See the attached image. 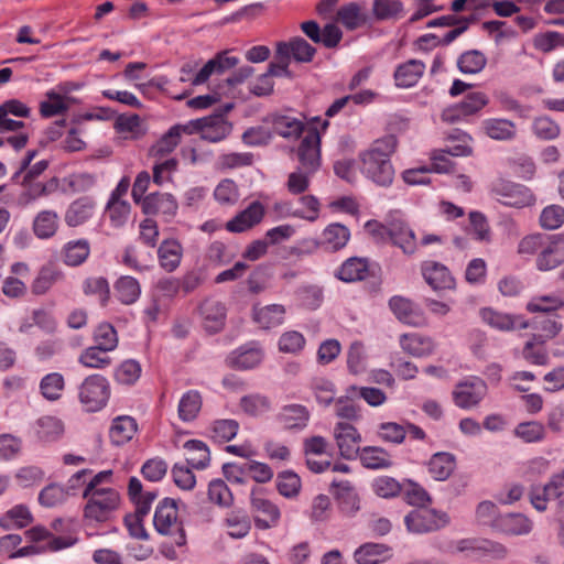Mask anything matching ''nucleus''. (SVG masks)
I'll return each instance as SVG.
<instances>
[{"instance_id": "obj_1", "label": "nucleus", "mask_w": 564, "mask_h": 564, "mask_svg": "<svg viewBox=\"0 0 564 564\" xmlns=\"http://www.w3.org/2000/svg\"><path fill=\"white\" fill-rule=\"evenodd\" d=\"M397 138L388 134L376 140L371 147L360 154L362 172L380 186H389L394 177V169L390 156L397 149Z\"/></svg>"}, {"instance_id": "obj_11", "label": "nucleus", "mask_w": 564, "mask_h": 564, "mask_svg": "<svg viewBox=\"0 0 564 564\" xmlns=\"http://www.w3.org/2000/svg\"><path fill=\"white\" fill-rule=\"evenodd\" d=\"M487 391L486 383L478 378L460 382L456 386L453 397L457 406L468 409L477 405Z\"/></svg>"}, {"instance_id": "obj_17", "label": "nucleus", "mask_w": 564, "mask_h": 564, "mask_svg": "<svg viewBox=\"0 0 564 564\" xmlns=\"http://www.w3.org/2000/svg\"><path fill=\"white\" fill-rule=\"evenodd\" d=\"M390 241L405 254L411 256L416 251L415 234L402 219H390Z\"/></svg>"}, {"instance_id": "obj_15", "label": "nucleus", "mask_w": 564, "mask_h": 564, "mask_svg": "<svg viewBox=\"0 0 564 564\" xmlns=\"http://www.w3.org/2000/svg\"><path fill=\"white\" fill-rule=\"evenodd\" d=\"M310 417V411L302 404H286L275 415L276 422L284 430L294 432L304 430L308 424Z\"/></svg>"}, {"instance_id": "obj_42", "label": "nucleus", "mask_w": 564, "mask_h": 564, "mask_svg": "<svg viewBox=\"0 0 564 564\" xmlns=\"http://www.w3.org/2000/svg\"><path fill=\"white\" fill-rule=\"evenodd\" d=\"M115 290L119 301L126 305L134 303L141 293L138 280L128 275L121 276L116 282Z\"/></svg>"}, {"instance_id": "obj_63", "label": "nucleus", "mask_w": 564, "mask_h": 564, "mask_svg": "<svg viewBox=\"0 0 564 564\" xmlns=\"http://www.w3.org/2000/svg\"><path fill=\"white\" fill-rule=\"evenodd\" d=\"M372 489L381 498H392L402 491V486L392 477L381 476L375 479Z\"/></svg>"}, {"instance_id": "obj_12", "label": "nucleus", "mask_w": 564, "mask_h": 564, "mask_svg": "<svg viewBox=\"0 0 564 564\" xmlns=\"http://www.w3.org/2000/svg\"><path fill=\"white\" fill-rule=\"evenodd\" d=\"M488 102V98L484 93L476 91L468 94L465 99L455 105L454 107L447 108L442 112L443 121L454 123L460 120L464 116L474 115L485 107Z\"/></svg>"}, {"instance_id": "obj_36", "label": "nucleus", "mask_w": 564, "mask_h": 564, "mask_svg": "<svg viewBox=\"0 0 564 564\" xmlns=\"http://www.w3.org/2000/svg\"><path fill=\"white\" fill-rule=\"evenodd\" d=\"M285 308L281 304H271L261 308H254V321L264 329L281 325L284 321Z\"/></svg>"}, {"instance_id": "obj_9", "label": "nucleus", "mask_w": 564, "mask_h": 564, "mask_svg": "<svg viewBox=\"0 0 564 564\" xmlns=\"http://www.w3.org/2000/svg\"><path fill=\"white\" fill-rule=\"evenodd\" d=\"M564 489V470L551 477L547 484L535 485L530 489V501L538 511L546 510V502L551 499H561Z\"/></svg>"}, {"instance_id": "obj_43", "label": "nucleus", "mask_w": 564, "mask_h": 564, "mask_svg": "<svg viewBox=\"0 0 564 564\" xmlns=\"http://www.w3.org/2000/svg\"><path fill=\"white\" fill-rule=\"evenodd\" d=\"M202 409V397L198 391H187L180 400L178 416L184 422L193 421Z\"/></svg>"}, {"instance_id": "obj_56", "label": "nucleus", "mask_w": 564, "mask_h": 564, "mask_svg": "<svg viewBox=\"0 0 564 564\" xmlns=\"http://www.w3.org/2000/svg\"><path fill=\"white\" fill-rule=\"evenodd\" d=\"M276 488L286 498L295 497L301 489V479L291 470L282 471L278 475Z\"/></svg>"}, {"instance_id": "obj_14", "label": "nucleus", "mask_w": 564, "mask_h": 564, "mask_svg": "<svg viewBox=\"0 0 564 564\" xmlns=\"http://www.w3.org/2000/svg\"><path fill=\"white\" fill-rule=\"evenodd\" d=\"M141 207L147 215H163L170 219L176 215L178 205L172 194L155 192L142 199Z\"/></svg>"}, {"instance_id": "obj_38", "label": "nucleus", "mask_w": 564, "mask_h": 564, "mask_svg": "<svg viewBox=\"0 0 564 564\" xmlns=\"http://www.w3.org/2000/svg\"><path fill=\"white\" fill-rule=\"evenodd\" d=\"M90 253L88 240L78 239L68 241L63 249L64 262L70 267L80 265Z\"/></svg>"}, {"instance_id": "obj_35", "label": "nucleus", "mask_w": 564, "mask_h": 564, "mask_svg": "<svg viewBox=\"0 0 564 564\" xmlns=\"http://www.w3.org/2000/svg\"><path fill=\"white\" fill-rule=\"evenodd\" d=\"M137 432V422L131 416H118L112 421L109 431L111 442L116 445H122L129 442Z\"/></svg>"}, {"instance_id": "obj_5", "label": "nucleus", "mask_w": 564, "mask_h": 564, "mask_svg": "<svg viewBox=\"0 0 564 564\" xmlns=\"http://www.w3.org/2000/svg\"><path fill=\"white\" fill-rule=\"evenodd\" d=\"M110 388L107 379L100 375L87 377L79 386V401L85 411L97 412L108 402Z\"/></svg>"}, {"instance_id": "obj_60", "label": "nucleus", "mask_w": 564, "mask_h": 564, "mask_svg": "<svg viewBox=\"0 0 564 564\" xmlns=\"http://www.w3.org/2000/svg\"><path fill=\"white\" fill-rule=\"evenodd\" d=\"M46 96L48 99L40 104V112L44 118L61 115L68 109V106L59 94L50 90L46 93Z\"/></svg>"}, {"instance_id": "obj_50", "label": "nucleus", "mask_w": 564, "mask_h": 564, "mask_svg": "<svg viewBox=\"0 0 564 564\" xmlns=\"http://www.w3.org/2000/svg\"><path fill=\"white\" fill-rule=\"evenodd\" d=\"M32 521V516L25 506L19 505L10 509L0 518V525L10 530L14 527L23 528Z\"/></svg>"}, {"instance_id": "obj_61", "label": "nucleus", "mask_w": 564, "mask_h": 564, "mask_svg": "<svg viewBox=\"0 0 564 564\" xmlns=\"http://www.w3.org/2000/svg\"><path fill=\"white\" fill-rule=\"evenodd\" d=\"M514 433L524 442L533 443L544 438L545 429L541 423L536 421H531L518 424V426L514 430Z\"/></svg>"}, {"instance_id": "obj_45", "label": "nucleus", "mask_w": 564, "mask_h": 564, "mask_svg": "<svg viewBox=\"0 0 564 564\" xmlns=\"http://www.w3.org/2000/svg\"><path fill=\"white\" fill-rule=\"evenodd\" d=\"M484 128L487 135L496 140H511L516 135V124L507 119H488Z\"/></svg>"}, {"instance_id": "obj_32", "label": "nucleus", "mask_w": 564, "mask_h": 564, "mask_svg": "<svg viewBox=\"0 0 564 564\" xmlns=\"http://www.w3.org/2000/svg\"><path fill=\"white\" fill-rule=\"evenodd\" d=\"M364 467L369 469H382L392 466L390 454L378 446H366L358 454Z\"/></svg>"}, {"instance_id": "obj_7", "label": "nucleus", "mask_w": 564, "mask_h": 564, "mask_svg": "<svg viewBox=\"0 0 564 564\" xmlns=\"http://www.w3.org/2000/svg\"><path fill=\"white\" fill-rule=\"evenodd\" d=\"M404 522L409 531L414 533H425L436 531L448 523L446 513H440L434 509L425 507L411 511Z\"/></svg>"}, {"instance_id": "obj_25", "label": "nucleus", "mask_w": 564, "mask_h": 564, "mask_svg": "<svg viewBox=\"0 0 564 564\" xmlns=\"http://www.w3.org/2000/svg\"><path fill=\"white\" fill-rule=\"evenodd\" d=\"M425 64L419 59H410L399 65L394 72L397 86L409 88L414 86L422 77Z\"/></svg>"}, {"instance_id": "obj_6", "label": "nucleus", "mask_w": 564, "mask_h": 564, "mask_svg": "<svg viewBox=\"0 0 564 564\" xmlns=\"http://www.w3.org/2000/svg\"><path fill=\"white\" fill-rule=\"evenodd\" d=\"M492 192L497 199L506 206L522 208L534 203V196L527 186L510 181H498L494 185Z\"/></svg>"}, {"instance_id": "obj_2", "label": "nucleus", "mask_w": 564, "mask_h": 564, "mask_svg": "<svg viewBox=\"0 0 564 564\" xmlns=\"http://www.w3.org/2000/svg\"><path fill=\"white\" fill-rule=\"evenodd\" d=\"M451 554H463L466 558L479 561L481 558L505 560L508 556V549L492 540L484 538H466L453 541L448 545Z\"/></svg>"}, {"instance_id": "obj_49", "label": "nucleus", "mask_w": 564, "mask_h": 564, "mask_svg": "<svg viewBox=\"0 0 564 564\" xmlns=\"http://www.w3.org/2000/svg\"><path fill=\"white\" fill-rule=\"evenodd\" d=\"M65 388L64 377L58 372L44 376L40 382L42 395L50 401H56L62 397Z\"/></svg>"}, {"instance_id": "obj_21", "label": "nucleus", "mask_w": 564, "mask_h": 564, "mask_svg": "<svg viewBox=\"0 0 564 564\" xmlns=\"http://www.w3.org/2000/svg\"><path fill=\"white\" fill-rule=\"evenodd\" d=\"M200 138L209 142H219L226 139L231 132V123L228 122L223 113H214L204 117Z\"/></svg>"}, {"instance_id": "obj_46", "label": "nucleus", "mask_w": 564, "mask_h": 564, "mask_svg": "<svg viewBox=\"0 0 564 564\" xmlns=\"http://www.w3.org/2000/svg\"><path fill=\"white\" fill-rule=\"evenodd\" d=\"M62 273L52 265H44L40 269L36 278L34 279L31 290L35 295L45 294L52 285L61 279Z\"/></svg>"}, {"instance_id": "obj_58", "label": "nucleus", "mask_w": 564, "mask_h": 564, "mask_svg": "<svg viewBox=\"0 0 564 564\" xmlns=\"http://www.w3.org/2000/svg\"><path fill=\"white\" fill-rule=\"evenodd\" d=\"M95 341L104 352L113 350L118 345V337L115 327L108 323L100 324L95 330Z\"/></svg>"}, {"instance_id": "obj_52", "label": "nucleus", "mask_w": 564, "mask_h": 564, "mask_svg": "<svg viewBox=\"0 0 564 564\" xmlns=\"http://www.w3.org/2000/svg\"><path fill=\"white\" fill-rule=\"evenodd\" d=\"M303 129L304 124L301 120L289 116H279L273 121L274 132L283 138H296Z\"/></svg>"}, {"instance_id": "obj_30", "label": "nucleus", "mask_w": 564, "mask_h": 564, "mask_svg": "<svg viewBox=\"0 0 564 564\" xmlns=\"http://www.w3.org/2000/svg\"><path fill=\"white\" fill-rule=\"evenodd\" d=\"M400 345L404 351L414 357L429 356L435 348V344L432 338L419 334L402 335L400 338Z\"/></svg>"}, {"instance_id": "obj_13", "label": "nucleus", "mask_w": 564, "mask_h": 564, "mask_svg": "<svg viewBox=\"0 0 564 564\" xmlns=\"http://www.w3.org/2000/svg\"><path fill=\"white\" fill-rule=\"evenodd\" d=\"M199 314L203 319V326L209 334H216L224 328L227 310L223 302L215 299H206L199 305Z\"/></svg>"}, {"instance_id": "obj_26", "label": "nucleus", "mask_w": 564, "mask_h": 564, "mask_svg": "<svg viewBox=\"0 0 564 564\" xmlns=\"http://www.w3.org/2000/svg\"><path fill=\"white\" fill-rule=\"evenodd\" d=\"M480 316L485 323L500 330H510L516 327L524 329L529 327V322H519V318L517 317L497 312L489 307L482 308L480 311Z\"/></svg>"}, {"instance_id": "obj_33", "label": "nucleus", "mask_w": 564, "mask_h": 564, "mask_svg": "<svg viewBox=\"0 0 564 564\" xmlns=\"http://www.w3.org/2000/svg\"><path fill=\"white\" fill-rule=\"evenodd\" d=\"M371 12L376 21H395L403 17L404 6L400 0H373Z\"/></svg>"}, {"instance_id": "obj_4", "label": "nucleus", "mask_w": 564, "mask_h": 564, "mask_svg": "<svg viewBox=\"0 0 564 564\" xmlns=\"http://www.w3.org/2000/svg\"><path fill=\"white\" fill-rule=\"evenodd\" d=\"M153 524L161 534H174V543L177 546L186 544V535L181 523L177 522V507L174 499L164 498L156 507Z\"/></svg>"}, {"instance_id": "obj_40", "label": "nucleus", "mask_w": 564, "mask_h": 564, "mask_svg": "<svg viewBox=\"0 0 564 564\" xmlns=\"http://www.w3.org/2000/svg\"><path fill=\"white\" fill-rule=\"evenodd\" d=\"M389 547L381 543H366L355 552L358 564H378L387 557Z\"/></svg>"}, {"instance_id": "obj_22", "label": "nucleus", "mask_w": 564, "mask_h": 564, "mask_svg": "<svg viewBox=\"0 0 564 564\" xmlns=\"http://www.w3.org/2000/svg\"><path fill=\"white\" fill-rule=\"evenodd\" d=\"M389 306L400 322L412 326L422 323L421 311L411 300L397 295L390 299Z\"/></svg>"}, {"instance_id": "obj_54", "label": "nucleus", "mask_w": 564, "mask_h": 564, "mask_svg": "<svg viewBox=\"0 0 564 564\" xmlns=\"http://www.w3.org/2000/svg\"><path fill=\"white\" fill-rule=\"evenodd\" d=\"M240 405L247 414L259 416L270 411L271 401L265 395L249 394L241 398Z\"/></svg>"}, {"instance_id": "obj_57", "label": "nucleus", "mask_w": 564, "mask_h": 564, "mask_svg": "<svg viewBox=\"0 0 564 564\" xmlns=\"http://www.w3.org/2000/svg\"><path fill=\"white\" fill-rule=\"evenodd\" d=\"M208 499L220 507H229L234 497L224 480L214 479L208 485Z\"/></svg>"}, {"instance_id": "obj_27", "label": "nucleus", "mask_w": 564, "mask_h": 564, "mask_svg": "<svg viewBox=\"0 0 564 564\" xmlns=\"http://www.w3.org/2000/svg\"><path fill=\"white\" fill-rule=\"evenodd\" d=\"M336 488L335 498L340 510L348 516H354L359 510V497L349 481L333 482Z\"/></svg>"}, {"instance_id": "obj_47", "label": "nucleus", "mask_w": 564, "mask_h": 564, "mask_svg": "<svg viewBox=\"0 0 564 564\" xmlns=\"http://www.w3.org/2000/svg\"><path fill=\"white\" fill-rule=\"evenodd\" d=\"M262 357V351L259 348L240 349L231 354L228 362L238 369H251L261 362Z\"/></svg>"}, {"instance_id": "obj_41", "label": "nucleus", "mask_w": 564, "mask_h": 564, "mask_svg": "<svg viewBox=\"0 0 564 564\" xmlns=\"http://www.w3.org/2000/svg\"><path fill=\"white\" fill-rule=\"evenodd\" d=\"M64 433V424L54 416H43L36 421V435L43 442H54Z\"/></svg>"}, {"instance_id": "obj_55", "label": "nucleus", "mask_w": 564, "mask_h": 564, "mask_svg": "<svg viewBox=\"0 0 564 564\" xmlns=\"http://www.w3.org/2000/svg\"><path fill=\"white\" fill-rule=\"evenodd\" d=\"M141 376V366L133 359L124 360L115 372V379L118 383L132 386Z\"/></svg>"}, {"instance_id": "obj_16", "label": "nucleus", "mask_w": 564, "mask_h": 564, "mask_svg": "<svg viewBox=\"0 0 564 564\" xmlns=\"http://www.w3.org/2000/svg\"><path fill=\"white\" fill-rule=\"evenodd\" d=\"M422 274L426 283L435 291L452 290L455 288V279L448 269L435 261H426L422 264Z\"/></svg>"}, {"instance_id": "obj_53", "label": "nucleus", "mask_w": 564, "mask_h": 564, "mask_svg": "<svg viewBox=\"0 0 564 564\" xmlns=\"http://www.w3.org/2000/svg\"><path fill=\"white\" fill-rule=\"evenodd\" d=\"M552 237L544 234H534L529 235L522 238L518 246V252L520 254H534L540 253L543 249H545L549 243L552 241Z\"/></svg>"}, {"instance_id": "obj_3", "label": "nucleus", "mask_w": 564, "mask_h": 564, "mask_svg": "<svg viewBox=\"0 0 564 564\" xmlns=\"http://www.w3.org/2000/svg\"><path fill=\"white\" fill-rule=\"evenodd\" d=\"M83 497L87 500L85 519L94 522L109 521L120 503V495L112 488H102Z\"/></svg>"}, {"instance_id": "obj_31", "label": "nucleus", "mask_w": 564, "mask_h": 564, "mask_svg": "<svg viewBox=\"0 0 564 564\" xmlns=\"http://www.w3.org/2000/svg\"><path fill=\"white\" fill-rule=\"evenodd\" d=\"M368 267L366 258L352 257L341 264L336 276L344 282L361 281L368 274Z\"/></svg>"}, {"instance_id": "obj_20", "label": "nucleus", "mask_w": 564, "mask_h": 564, "mask_svg": "<svg viewBox=\"0 0 564 564\" xmlns=\"http://www.w3.org/2000/svg\"><path fill=\"white\" fill-rule=\"evenodd\" d=\"M251 506L254 512L263 516H256V525L260 529H268L272 527L280 518L279 508L270 500L258 496V491L256 489L251 492Z\"/></svg>"}, {"instance_id": "obj_29", "label": "nucleus", "mask_w": 564, "mask_h": 564, "mask_svg": "<svg viewBox=\"0 0 564 564\" xmlns=\"http://www.w3.org/2000/svg\"><path fill=\"white\" fill-rule=\"evenodd\" d=\"M58 229V215L54 210L44 209L33 219L32 230L39 239L53 237Z\"/></svg>"}, {"instance_id": "obj_37", "label": "nucleus", "mask_w": 564, "mask_h": 564, "mask_svg": "<svg viewBox=\"0 0 564 564\" xmlns=\"http://www.w3.org/2000/svg\"><path fill=\"white\" fill-rule=\"evenodd\" d=\"M455 468V457L445 452L436 453L429 462V471L436 480L447 479Z\"/></svg>"}, {"instance_id": "obj_51", "label": "nucleus", "mask_w": 564, "mask_h": 564, "mask_svg": "<svg viewBox=\"0 0 564 564\" xmlns=\"http://www.w3.org/2000/svg\"><path fill=\"white\" fill-rule=\"evenodd\" d=\"M178 128H170V130L162 135V138L151 147L150 155L156 160H162L164 156L170 154L180 143L177 134Z\"/></svg>"}, {"instance_id": "obj_24", "label": "nucleus", "mask_w": 564, "mask_h": 564, "mask_svg": "<svg viewBox=\"0 0 564 564\" xmlns=\"http://www.w3.org/2000/svg\"><path fill=\"white\" fill-rule=\"evenodd\" d=\"M95 209V203L89 197H80L73 202L64 216L65 223L69 227H77L91 218Z\"/></svg>"}, {"instance_id": "obj_18", "label": "nucleus", "mask_w": 564, "mask_h": 564, "mask_svg": "<svg viewBox=\"0 0 564 564\" xmlns=\"http://www.w3.org/2000/svg\"><path fill=\"white\" fill-rule=\"evenodd\" d=\"M276 45L281 55L294 58L297 63H311L316 54V48L301 36H294L288 42H278Z\"/></svg>"}, {"instance_id": "obj_23", "label": "nucleus", "mask_w": 564, "mask_h": 564, "mask_svg": "<svg viewBox=\"0 0 564 564\" xmlns=\"http://www.w3.org/2000/svg\"><path fill=\"white\" fill-rule=\"evenodd\" d=\"M564 262V238L553 239L536 258V268L540 271H550Z\"/></svg>"}, {"instance_id": "obj_62", "label": "nucleus", "mask_w": 564, "mask_h": 564, "mask_svg": "<svg viewBox=\"0 0 564 564\" xmlns=\"http://www.w3.org/2000/svg\"><path fill=\"white\" fill-rule=\"evenodd\" d=\"M110 361L104 349L98 346L88 347L79 356V362L88 368H105L110 365Z\"/></svg>"}, {"instance_id": "obj_64", "label": "nucleus", "mask_w": 564, "mask_h": 564, "mask_svg": "<svg viewBox=\"0 0 564 564\" xmlns=\"http://www.w3.org/2000/svg\"><path fill=\"white\" fill-rule=\"evenodd\" d=\"M379 437L389 443L401 444L406 435L405 426L395 422H383L379 425Z\"/></svg>"}, {"instance_id": "obj_44", "label": "nucleus", "mask_w": 564, "mask_h": 564, "mask_svg": "<svg viewBox=\"0 0 564 564\" xmlns=\"http://www.w3.org/2000/svg\"><path fill=\"white\" fill-rule=\"evenodd\" d=\"M487 64L485 54L478 50L464 52L457 61L458 69L464 74H478Z\"/></svg>"}, {"instance_id": "obj_28", "label": "nucleus", "mask_w": 564, "mask_h": 564, "mask_svg": "<svg viewBox=\"0 0 564 564\" xmlns=\"http://www.w3.org/2000/svg\"><path fill=\"white\" fill-rule=\"evenodd\" d=\"M337 21L347 30L354 31L369 21L367 13L362 11V6L358 2H350L343 6L337 11Z\"/></svg>"}, {"instance_id": "obj_48", "label": "nucleus", "mask_w": 564, "mask_h": 564, "mask_svg": "<svg viewBox=\"0 0 564 564\" xmlns=\"http://www.w3.org/2000/svg\"><path fill=\"white\" fill-rule=\"evenodd\" d=\"M184 447L194 452L191 457L186 459L187 465L195 469H204L210 462V455L207 445L198 440H189L184 444Z\"/></svg>"}, {"instance_id": "obj_59", "label": "nucleus", "mask_w": 564, "mask_h": 564, "mask_svg": "<svg viewBox=\"0 0 564 564\" xmlns=\"http://www.w3.org/2000/svg\"><path fill=\"white\" fill-rule=\"evenodd\" d=\"M533 45L543 53H550L556 47H564V34L556 31H547L534 36Z\"/></svg>"}, {"instance_id": "obj_39", "label": "nucleus", "mask_w": 564, "mask_h": 564, "mask_svg": "<svg viewBox=\"0 0 564 564\" xmlns=\"http://www.w3.org/2000/svg\"><path fill=\"white\" fill-rule=\"evenodd\" d=\"M349 238V229L341 224H330L323 231V245L332 251L344 248Z\"/></svg>"}, {"instance_id": "obj_19", "label": "nucleus", "mask_w": 564, "mask_h": 564, "mask_svg": "<svg viewBox=\"0 0 564 564\" xmlns=\"http://www.w3.org/2000/svg\"><path fill=\"white\" fill-rule=\"evenodd\" d=\"M183 258V247L174 238L164 239L158 248V259L160 267L165 272H174L181 264Z\"/></svg>"}, {"instance_id": "obj_8", "label": "nucleus", "mask_w": 564, "mask_h": 564, "mask_svg": "<svg viewBox=\"0 0 564 564\" xmlns=\"http://www.w3.org/2000/svg\"><path fill=\"white\" fill-rule=\"evenodd\" d=\"M300 167L315 173L321 165V137L316 129H311L301 140L297 148Z\"/></svg>"}, {"instance_id": "obj_34", "label": "nucleus", "mask_w": 564, "mask_h": 564, "mask_svg": "<svg viewBox=\"0 0 564 564\" xmlns=\"http://www.w3.org/2000/svg\"><path fill=\"white\" fill-rule=\"evenodd\" d=\"M532 521L521 513H508L500 517L498 529L507 534L522 535L531 532Z\"/></svg>"}, {"instance_id": "obj_10", "label": "nucleus", "mask_w": 564, "mask_h": 564, "mask_svg": "<svg viewBox=\"0 0 564 564\" xmlns=\"http://www.w3.org/2000/svg\"><path fill=\"white\" fill-rule=\"evenodd\" d=\"M334 435L339 453L344 458L352 459L358 456L361 436L355 426L349 423L339 422L334 429Z\"/></svg>"}]
</instances>
